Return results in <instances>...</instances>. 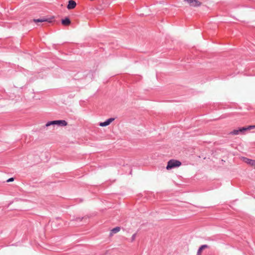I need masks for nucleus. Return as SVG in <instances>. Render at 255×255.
Here are the masks:
<instances>
[{"label": "nucleus", "instance_id": "1", "mask_svg": "<svg viewBox=\"0 0 255 255\" xmlns=\"http://www.w3.org/2000/svg\"><path fill=\"white\" fill-rule=\"evenodd\" d=\"M181 165V162L180 161L175 159H171L167 163L166 169L169 170L175 167H178Z\"/></svg>", "mask_w": 255, "mask_h": 255}, {"label": "nucleus", "instance_id": "2", "mask_svg": "<svg viewBox=\"0 0 255 255\" xmlns=\"http://www.w3.org/2000/svg\"><path fill=\"white\" fill-rule=\"evenodd\" d=\"M190 6L198 7L200 6L202 3L198 0H184Z\"/></svg>", "mask_w": 255, "mask_h": 255}, {"label": "nucleus", "instance_id": "3", "mask_svg": "<svg viewBox=\"0 0 255 255\" xmlns=\"http://www.w3.org/2000/svg\"><path fill=\"white\" fill-rule=\"evenodd\" d=\"M53 18H54L53 17H51L50 18L42 17V18H39V19H33V21L36 23L43 22H48L49 23H50V22H52Z\"/></svg>", "mask_w": 255, "mask_h": 255}, {"label": "nucleus", "instance_id": "4", "mask_svg": "<svg viewBox=\"0 0 255 255\" xmlns=\"http://www.w3.org/2000/svg\"><path fill=\"white\" fill-rule=\"evenodd\" d=\"M54 121V125L59 127H64L67 125V123L65 120H57Z\"/></svg>", "mask_w": 255, "mask_h": 255}, {"label": "nucleus", "instance_id": "5", "mask_svg": "<svg viewBox=\"0 0 255 255\" xmlns=\"http://www.w3.org/2000/svg\"><path fill=\"white\" fill-rule=\"evenodd\" d=\"M243 161L255 169V160L244 157L243 158Z\"/></svg>", "mask_w": 255, "mask_h": 255}, {"label": "nucleus", "instance_id": "6", "mask_svg": "<svg viewBox=\"0 0 255 255\" xmlns=\"http://www.w3.org/2000/svg\"><path fill=\"white\" fill-rule=\"evenodd\" d=\"M115 120L114 118H110L104 122H101L99 124V126L101 127H106L109 125L112 122Z\"/></svg>", "mask_w": 255, "mask_h": 255}, {"label": "nucleus", "instance_id": "7", "mask_svg": "<svg viewBox=\"0 0 255 255\" xmlns=\"http://www.w3.org/2000/svg\"><path fill=\"white\" fill-rule=\"evenodd\" d=\"M76 6V2L73 0H70L68 1V4L67 5V8L68 9H72L74 8Z\"/></svg>", "mask_w": 255, "mask_h": 255}, {"label": "nucleus", "instance_id": "8", "mask_svg": "<svg viewBox=\"0 0 255 255\" xmlns=\"http://www.w3.org/2000/svg\"><path fill=\"white\" fill-rule=\"evenodd\" d=\"M255 128V125L250 126L248 127H243V128H239V130H240V132H243L247 130L252 129H254Z\"/></svg>", "mask_w": 255, "mask_h": 255}, {"label": "nucleus", "instance_id": "9", "mask_svg": "<svg viewBox=\"0 0 255 255\" xmlns=\"http://www.w3.org/2000/svg\"><path fill=\"white\" fill-rule=\"evenodd\" d=\"M61 23L63 25L67 26L70 25L71 23V21L69 18L66 17L65 19L62 20Z\"/></svg>", "mask_w": 255, "mask_h": 255}, {"label": "nucleus", "instance_id": "10", "mask_svg": "<svg viewBox=\"0 0 255 255\" xmlns=\"http://www.w3.org/2000/svg\"><path fill=\"white\" fill-rule=\"evenodd\" d=\"M208 248V246L206 245H204L201 246L198 249L197 253V255H201L202 251L205 249Z\"/></svg>", "mask_w": 255, "mask_h": 255}, {"label": "nucleus", "instance_id": "11", "mask_svg": "<svg viewBox=\"0 0 255 255\" xmlns=\"http://www.w3.org/2000/svg\"><path fill=\"white\" fill-rule=\"evenodd\" d=\"M240 132L239 129H234L230 132V134H233V135H237V134H239Z\"/></svg>", "mask_w": 255, "mask_h": 255}, {"label": "nucleus", "instance_id": "12", "mask_svg": "<svg viewBox=\"0 0 255 255\" xmlns=\"http://www.w3.org/2000/svg\"><path fill=\"white\" fill-rule=\"evenodd\" d=\"M120 230V227H116V228H114L112 230V232L114 234H116V233H118V232H119Z\"/></svg>", "mask_w": 255, "mask_h": 255}, {"label": "nucleus", "instance_id": "13", "mask_svg": "<svg viewBox=\"0 0 255 255\" xmlns=\"http://www.w3.org/2000/svg\"><path fill=\"white\" fill-rule=\"evenodd\" d=\"M54 121H50V122H48L46 123V127H49V126H54Z\"/></svg>", "mask_w": 255, "mask_h": 255}, {"label": "nucleus", "instance_id": "14", "mask_svg": "<svg viewBox=\"0 0 255 255\" xmlns=\"http://www.w3.org/2000/svg\"><path fill=\"white\" fill-rule=\"evenodd\" d=\"M136 234H134L132 237H131V242H133L135 239V238H136Z\"/></svg>", "mask_w": 255, "mask_h": 255}, {"label": "nucleus", "instance_id": "15", "mask_svg": "<svg viewBox=\"0 0 255 255\" xmlns=\"http://www.w3.org/2000/svg\"><path fill=\"white\" fill-rule=\"evenodd\" d=\"M14 180L13 178H10L7 180V182H12Z\"/></svg>", "mask_w": 255, "mask_h": 255}]
</instances>
